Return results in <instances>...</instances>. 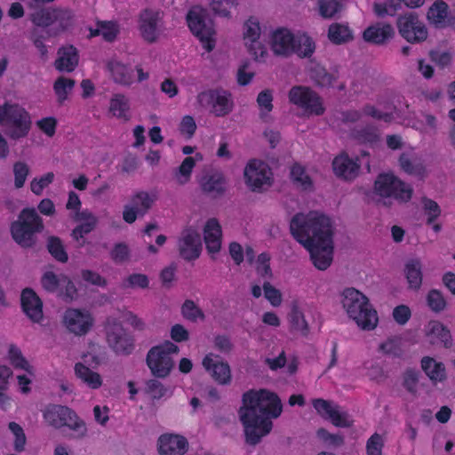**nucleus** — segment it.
Here are the masks:
<instances>
[{"label": "nucleus", "instance_id": "obj_18", "mask_svg": "<svg viewBox=\"0 0 455 455\" xmlns=\"http://www.w3.org/2000/svg\"><path fill=\"white\" fill-rule=\"evenodd\" d=\"M154 197L146 191L134 193L130 203L124 205L123 219L126 223H133L138 217L144 216L154 204Z\"/></svg>", "mask_w": 455, "mask_h": 455}, {"label": "nucleus", "instance_id": "obj_46", "mask_svg": "<svg viewBox=\"0 0 455 455\" xmlns=\"http://www.w3.org/2000/svg\"><path fill=\"white\" fill-rule=\"evenodd\" d=\"M291 330L306 336L308 333V324L303 313L298 308L293 307L288 316Z\"/></svg>", "mask_w": 455, "mask_h": 455}, {"label": "nucleus", "instance_id": "obj_10", "mask_svg": "<svg viewBox=\"0 0 455 455\" xmlns=\"http://www.w3.org/2000/svg\"><path fill=\"white\" fill-rule=\"evenodd\" d=\"M188 25L191 32L200 40L203 47L211 52L215 47V29L207 11L194 6L187 15Z\"/></svg>", "mask_w": 455, "mask_h": 455}, {"label": "nucleus", "instance_id": "obj_43", "mask_svg": "<svg viewBox=\"0 0 455 455\" xmlns=\"http://www.w3.org/2000/svg\"><path fill=\"white\" fill-rule=\"evenodd\" d=\"M448 5L443 1L435 2L428 9L427 18L430 23L438 26L444 22L447 17Z\"/></svg>", "mask_w": 455, "mask_h": 455}, {"label": "nucleus", "instance_id": "obj_7", "mask_svg": "<svg viewBox=\"0 0 455 455\" xmlns=\"http://www.w3.org/2000/svg\"><path fill=\"white\" fill-rule=\"evenodd\" d=\"M45 421L52 427L60 429L64 427L72 432L76 439L84 438L88 429L85 421L75 411L63 405H50L44 411Z\"/></svg>", "mask_w": 455, "mask_h": 455}, {"label": "nucleus", "instance_id": "obj_6", "mask_svg": "<svg viewBox=\"0 0 455 455\" xmlns=\"http://www.w3.org/2000/svg\"><path fill=\"white\" fill-rule=\"evenodd\" d=\"M44 222L33 208L23 209L17 220L11 224L12 239L21 247L29 248L36 244V235L44 230Z\"/></svg>", "mask_w": 455, "mask_h": 455}, {"label": "nucleus", "instance_id": "obj_5", "mask_svg": "<svg viewBox=\"0 0 455 455\" xmlns=\"http://www.w3.org/2000/svg\"><path fill=\"white\" fill-rule=\"evenodd\" d=\"M413 194L411 185L405 183L392 172H383L377 176L373 185V195L378 203L391 206L394 201L409 202Z\"/></svg>", "mask_w": 455, "mask_h": 455}, {"label": "nucleus", "instance_id": "obj_30", "mask_svg": "<svg viewBox=\"0 0 455 455\" xmlns=\"http://www.w3.org/2000/svg\"><path fill=\"white\" fill-rule=\"evenodd\" d=\"M399 165L404 172L410 175L423 178L426 174L421 159L412 152L402 153L399 157Z\"/></svg>", "mask_w": 455, "mask_h": 455}, {"label": "nucleus", "instance_id": "obj_64", "mask_svg": "<svg viewBox=\"0 0 455 455\" xmlns=\"http://www.w3.org/2000/svg\"><path fill=\"white\" fill-rule=\"evenodd\" d=\"M235 4V0H212L211 9L214 13L228 17L229 10Z\"/></svg>", "mask_w": 455, "mask_h": 455}, {"label": "nucleus", "instance_id": "obj_35", "mask_svg": "<svg viewBox=\"0 0 455 455\" xmlns=\"http://www.w3.org/2000/svg\"><path fill=\"white\" fill-rule=\"evenodd\" d=\"M75 374L89 388L98 389L102 386L101 376L82 363H76Z\"/></svg>", "mask_w": 455, "mask_h": 455}, {"label": "nucleus", "instance_id": "obj_53", "mask_svg": "<svg viewBox=\"0 0 455 455\" xmlns=\"http://www.w3.org/2000/svg\"><path fill=\"white\" fill-rule=\"evenodd\" d=\"M57 294L65 302H71L76 299L77 290L74 283L67 275L64 276Z\"/></svg>", "mask_w": 455, "mask_h": 455}, {"label": "nucleus", "instance_id": "obj_40", "mask_svg": "<svg viewBox=\"0 0 455 455\" xmlns=\"http://www.w3.org/2000/svg\"><path fill=\"white\" fill-rule=\"evenodd\" d=\"M145 392L152 399H161L169 397L172 395V389L164 386L162 382L156 379H149L146 382Z\"/></svg>", "mask_w": 455, "mask_h": 455}, {"label": "nucleus", "instance_id": "obj_17", "mask_svg": "<svg viewBox=\"0 0 455 455\" xmlns=\"http://www.w3.org/2000/svg\"><path fill=\"white\" fill-rule=\"evenodd\" d=\"M107 341L116 353L129 355L133 349V340L126 333L122 324L116 321H108L106 326Z\"/></svg>", "mask_w": 455, "mask_h": 455}, {"label": "nucleus", "instance_id": "obj_49", "mask_svg": "<svg viewBox=\"0 0 455 455\" xmlns=\"http://www.w3.org/2000/svg\"><path fill=\"white\" fill-rule=\"evenodd\" d=\"M318 12L323 19H331L341 11L339 0H317Z\"/></svg>", "mask_w": 455, "mask_h": 455}, {"label": "nucleus", "instance_id": "obj_55", "mask_svg": "<svg viewBox=\"0 0 455 455\" xmlns=\"http://www.w3.org/2000/svg\"><path fill=\"white\" fill-rule=\"evenodd\" d=\"M12 172L15 188H21L25 185L26 180L29 174V166L25 162L18 161L14 163Z\"/></svg>", "mask_w": 455, "mask_h": 455}, {"label": "nucleus", "instance_id": "obj_37", "mask_svg": "<svg viewBox=\"0 0 455 455\" xmlns=\"http://www.w3.org/2000/svg\"><path fill=\"white\" fill-rule=\"evenodd\" d=\"M108 69L114 81L123 85H130L133 81V71L119 61L113 60L108 63Z\"/></svg>", "mask_w": 455, "mask_h": 455}, {"label": "nucleus", "instance_id": "obj_12", "mask_svg": "<svg viewBox=\"0 0 455 455\" xmlns=\"http://www.w3.org/2000/svg\"><path fill=\"white\" fill-rule=\"evenodd\" d=\"M244 181L253 192H262L267 189L273 181L270 167L263 161L253 159L245 166L243 171Z\"/></svg>", "mask_w": 455, "mask_h": 455}, {"label": "nucleus", "instance_id": "obj_52", "mask_svg": "<svg viewBox=\"0 0 455 455\" xmlns=\"http://www.w3.org/2000/svg\"><path fill=\"white\" fill-rule=\"evenodd\" d=\"M47 249L51 255L60 262L68 261V254L60 239L57 236H50L47 241Z\"/></svg>", "mask_w": 455, "mask_h": 455}, {"label": "nucleus", "instance_id": "obj_11", "mask_svg": "<svg viewBox=\"0 0 455 455\" xmlns=\"http://www.w3.org/2000/svg\"><path fill=\"white\" fill-rule=\"evenodd\" d=\"M73 13L67 8H44L31 15L32 22L38 27L49 28L52 34H60L73 23Z\"/></svg>", "mask_w": 455, "mask_h": 455}, {"label": "nucleus", "instance_id": "obj_47", "mask_svg": "<svg viewBox=\"0 0 455 455\" xmlns=\"http://www.w3.org/2000/svg\"><path fill=\"white\" fill-rule=\"evenodd\" d=\"M291 176L294 184L300 188L302 190H310L313 188L311 178L306 173L305 169L299 165L294 164L291 170Z\"/></svg>", "mask_w": 455, "mask_h": 455}, {"label": "nucleus", "instance_id": "obj_48", "mask_svg": "<svg viewBox=\"0 0 455 455\" xmlns=\"http://www.w3.org/2000/svg\"><path fill=\"white\" fill-rule=\"evenodd\" d=\"M182 316L193 323L204 321L205 315L203 310L191 299H186L181 306Z\"/></svg>", "mask_w": 455, "mask_h": 455}, {"label": "nucleus", "instance_id": "obj_42", "mask_svg": "<svg viewBox=\"0 0 455 455\" xmlns=\"http://www.w3.org/2000/svg\"><path fill=\"white\" fill-rule=\"evenodd\" d=\"M8 356L11 364L15 369L24 370L28 374L33 375V367L22 355V353L18 347H16L15 345H11L8 351Z\"/></svg>", "mask_w": 455, "mask_h": 455}, {"label": "nucleus", "instance_id": "obj_50", "mask_svg": "<svg viewBox=\"0 0 455 455\" xmlns=\"http://www.w3.org/2000/svg\"><path fill=\"white\" fill-rule=\"evenodd\" d=\"M422 209L427 217L426 224L431 225L441 216L442 210L439 204L427 197L421 199Z\"/></svg>", "mask_w": 455, "mask_h": 455}, {"label": "nucleus", "instance_id": "obj_63", "mask_svg": "<svg viewBox=\"0 0 455 455\" xmlns=\"http://www.w3.org/2000/svg\"><path fill=\"white\" fill-rule=\"evenodd\" d=\"M9 429L15 437L14 449L17 451H22L26 444V435L24 434L22 427L15 422H11L9 424Z\"/></svg>", "mask_w": 455, "mask_h": 455}, {"label": "nucleus", "instance_id": "obj_34", "mask_svg": "<svg viewBox=\"0 0 455 455\" xmlns=\"http://www.w3.org/2000/svg\"><path fill=\"white\" fill-rule=\"evenodd\" d=\"M421 368L426 375L434 383L445 379L446 372L443 363L437 362L432 357L425 356L421 359Z\"/></svg>", "mask_w": 455, "mask_h": 455}, {"label": "nucleus", "instance_id": "obj_9", "mask_svg": "<svg viewBox=\"0 0 455 455\" xmlns=\"http://www.w3.org/2000/svg\"><path fill=\"white\" fill-rule=\"evenodd\" d=\"M178 353V346L171 341L151 347L147 354L146 363L152 375L159 379L168 377L174 366L172 356Z\"/></svg>", "mask_w": 455, "mask_h": 455}, {"label": "nucleus", "instance_id": "obj_15", "mask_svg": "<svg viewBox=\"0 0 455 455\" xmlns=\"http://www.w3.org/2000/svg\"><path fill=\"white\" fill-rule=\"evenodd\" d=\"M400 36L411 44H420L427 40L428 36L425 23L414 12L400 15L396 21Z\"/></svg>", "mask_w": 455, "mask_h": 455}, {"label": "nucleus", "instance_id": "obj_28", "mask_svg": "<svg viewBox=\"0 0 455 455\" xmlns=\"http://www.w3.org/2000/svg\"><path fill=\"white\" fill-rule=\"evenodd\" d=\"M202 190L212 196L222 195L225 191L226 180L220 172L205 173L199 181Z\"/></svg>", "mask_w": 455, "mask_h": 455}, {"label": "nucleus", "instance_id": "obj_29", "mask_svg": "<svg viewBox=\"0 0 455 455\" xmlns=\"http://www.w3.org/2000/svg\"><path fill=\"white\" fill-rule=\"evenodd\" d=\"M426 335L433 345H443L445 347L451 346V336L450 331L440 322L431 321L426 326Z\"/></svg>", "mask_w": 455, "mask_h": 455}, {"label": "nucleus", "instance_id": "obj_38", "mask_svg": "<svg viewBox=\"0 0 455 455\" xmlns=\"http://www.w3.org/2000/svg\"><path fill=\"white\" fill-rule=\"evenodd\" d=\"M328 37L335 44H341L353 38L352 31L347 25L332 23L329 27Z\"/></svg>", "mask_w": 455, "mask_h": 455}, {"label": "nucleus", "instance_id": "obj_36", "mask_svg": "<svg viewBox=\"0 0 455 455\" xmlns=\"http://www.w3.org/2000/svg\"><path fill=\"white\" fill-rule=\"evenodd\" d=\"M404 274L411 289L418 290L422 283V262L419 259H409L404 267Z\"/></svg>", "mask_w": 455, "mask_h": 455}, {"label": "nucleus", "instance_id": "obj_22", "mask_svg": "<svg viewBox=\"0 0 455 455\" xmlns=\"http://www.w3.org/2000/svg\"><path fill=\"white\" fill-rule=\"evenodd\" d=\"M180 255L186 260L197 259L202 251L201 236L193 228L184 229L178 241Z\"/></svg>", "mask_w": 455, "mask_h": 455}, {"label": "nucleus", "instance_id": "obj_31", "mask_svg": "<svg viewBox=\"0 0 455 455\" xmlns=\"http://www.w3.org/2000/svg\"><path fill=\"white\" fill-rule=\"evenodd\" d=\"M58 55V59L55 60V68L60 71L71 72L78 64L77 51L72 45L60 48Z\"/></svg>", "mask_w": 455, "mask_h": 455}, {"label": "nucleus", "instance_id": "obj_21", "mask_svg": "<svg viewBox=\"0 0 455 455\" xmlns=\"http://www.w3.org/2000/svg\"><path fill=\"white\" fill-rule=\"evenodd\" d=\"M261 29L255 19H249L243 25V41L251 54L256 60L267 54L266 48L259 41Z\"/></svg>", "mask_w": 455, "mask_h": 455}, {"label": "nucleus", "instance_id": "obj_61", "mask_svg": "<svg viewBox=\"0 0 455 455\" xmlns=\"http://www.w3.org/2000/svg\"><path fill=\"white\" fill-rule=\"evenodd\" d=\"M427 305L435 312H440L444 309L446 306L445 299L442 293L437 290H432L427 295Z\"/></svg>", "mask_w": 455, "mask_h": 455}, {"label": "nucleus", "instance_id": "obj_32", "mask_svg": "<svg viewBox=\"0 0 455 455\" xmlns=\"http://www.w3.org/2000/svg\"><path fill=\"white\" fill-rule=\"evenodd\" d=\"M393 28L388 24H376L370 26L363 32V39L371 44H381L392 37Z\"/></svg>", "mask_w": 455, "mask_h": 455}, {"label": "nucleus", "instance_id": "obj_4", "mask_svg": "<svg viewBox=\"0 0 455 455\" xmlns=\"http://www.w3.org/2000/svg\"><path fill=\"white\" fill-rule=\"evenodd\" d=\"M270 47L275 55L289 57L297 54L300 58L310 57L315 52V43L306 34H292L291 30L281 28L271 34Z\"/></svg>", "mask_w": 455, "mask_h": 455}, {"label": "nucleus", "instance_id": "obj_62", "mask_svg": "<svg viewBox=\"0 0 455 455\" xmlns=\"http://www.w3.org/2000/svg\"><path fill=\"white\" fill-rule=\"evenodd\" d=\"M148 286V279L147 275L142 274H132L125 278L123 282L124 288H147Z\"/></svg>", "mask_w": 455, "mask_h": 455}, {"label": "nucleus", "instance_id": "obj_57", "mask_svg": "<svg viewBox=\"0 0 455 455\" xmlns=\"http://www.w3.org/2000/svg\"><path fill=\"white\" fill-rule=\"evenodd\" d=\"M311 77L318 85L322 87L331 86L334 81V76L328 73L326 69L322 67H316L312 69Z\"/></svg>", "mask_w": 455, "mask_h": 455}, {"label": "nucleus", "instance_id": "obj_24", "mask_svg": "<svg viewBox=\"0 0 455 455\" xmlns=\"http://www.w3.org/2000/svg\"><path fill=\"white\" fill-rule=\"evenodd\" d=\"M188 443L181 435L174 434L162 435L157 441L160 455H184L188 451Z\"/></svg>", "mask_w": 455, "mask_h": 455}, {"label": "nucleus", "instance_id": "obj_19", "mask_svg": "<svg viewBox=\"0 0 455 455\" xmlns=\"http://www.w3.org/2000/svg\"><path fill=\"white\" fill-rule=\"evenodd\" d=\"M203 366L212 378L220 385H228L231 382V369L228 362L220 355L210 353L203 359Z\"/></svg>", "mask_w": 455, "mask_h": 455}, {"label": "nucleus", "instance_id": "obj_2", "mask_svg": "<svg viewBox=\"0 0 455 455\" xmlns=\"http://www.w3.org/2000/svg\"><path fill=\"white\" fill-rule=\"evenodd\" d=\"M243 405L239 410L246 442L257 444L272 429L271 418L282 413V403L278 396L267 390L249 391L243 395Z\"/></svg>", "mask_w": 455, "mask_h": 455}, {"label": "nucleus", "instance_id": "obj_1", "mask_svg": "<svg viewBox=\"0 0 455 455\" xmlns=\"http://www.w3.org/2000/svg\"><path fill=\"white\" fill-rule=\"evenodd\" d=\"M294 238L307 248L315 267L327 269L333 256V228L331 219L317 212L296 214L290 224Z\"/></svg>", "mask_w": 455, "mask_h": 455}, {"label": "nucleus", "instance_id": "obj_8", "mask_svg": "<svg viewBox=\"0 0 455 455\" xmlns=\"http://www.w3.org/2000/svg\"><path fill=\"white\" fill-rule=\"evenodd\" d=\"M0 125L7 136L13 140L26 137L30 130L29 114L18 104L0 106Z\"/></svg>", "mask_w": 455, "mask_h": 455}, {"label": "nucleus", "instance_id": "obj_44", "mask_svg": "<svg viewBox=\"0 0 455 455\" xmlns=\"http://www.w3.org/2000/svg\"><path fill=\"white\" fill-rule=\"evenodd\" d=\"M74 86L75 81L64 76L59 77L54 82L53 90L57 96V100L60 104H63V102L68 99V94L71 92Z\"/></svg>", "mask_w": 455, "mask_h": 455}, {"label": "nucleus", "instance_id": "obj_60", "mask_svg": "<svg viewBox=\"0 0 455 455\" xmlns=\"http://www.w3.org/2000/svg\"><path fill=\"white\" fill-rule=\"evenodd\" d=\"M384 439L378 433L373 434L366 443L367 455H382Z\"/></svg>", "mask_w": 455, "mask_h": 455}, {"label": "nucleus", "instance_id": "obj_13", "mask_svg": "<svg viewBox=\"0 0 455 455\" xmlns=\"http://www.w3.org/2000/svg\"><path fill=\"white\" fill-rule=\"evenodd\" d=\"M196 101L201 108L208 109L216 116H225L233 108L231 95L224 90H209L200 92Z\"/></svg>", "mask_w": 455, "mask_h": 455}, {"label": "nucleus", "instance_id": "obj_23", "mask_svg": "<svg viewBox=\"0 0 455 455\" xmlns=\"http://www.w3.org/2000/svg\"><path fill=\"white\" fill-rule=\"evenodd\" d=\"M313 406L322 417L331 419L335 426H350L348 414L336 403L319 398L313 401Z\"/></svg>", "mask_w": 455, "mask_h": 455}, {"label": "nucleus", "instance_id": "obj_14", "mask_svg": "<svg viewBox=\"0 0 455 455\" xmlns=\"http://www.w3.org/2000/svg\"><path fill=\"white\" fill-rule=\"evenodd\" d=\"M289 101L310 115L321 116L324 112L321 97L309 87L296 85L288 93Z\"/></svg>", "mask_w": 455, "mask_h": 455}, {"label": "nucleus", "instance_id": "obj_51", "mask_svg": "<svg viewBox=\"0 0 455 455\" xmlns=\"http://www.w3.org/2000/svg\"><path fill=\"white\" fill-rule=\"evenodd\" d=\"M379 349L386 355L400 357L403 353V340L400 337H391L381 343Z\"/></svg>", "mask_w": 455, "mask_h": 455}, {"label": "nucleus", "instance_id": "obj_58", "mask_svg": "<svg viewBox=\"0 0 455 455\" xmlns=\"http://www.w3.org/2000/svg\"><path fill=\"white\" fill-rule=\"evenodd\" d=\"M273 96L269 90L262 91L257 97V102L260 108V116L264 118L273 109Z\"/></svg>", "mask_w": 455, "mask_h": 455}, {"label": "nucleus", "instance_id": "obj_41", "mask_svg": "<svg viewBox=\"0 0 455 455\" xmlns=\"http://www.w3.org/2000/svg\"><path fill=\"white\" fill-rule=\"evenodd\" d=\"M118 33L116 23L111 21H100L97 23L96 28H90V36H101L106 41H113Z\"/></svg>", "mask_w": 455, "mask_h": 455}, {"label": "nucleus", "instance_id": "obj_26", "mask_svg": "<svg viewBox=\"0 0 455 455\" xmlns=\"http://www.w3.org/2000/svg\"><path fill=\"white\" fill-rule=\"evenodd\" d=\"M221 227L216 219L209 220L204 228V238L210 254H216L221 248Z\"/></svg>", "mask_w": 455, "mask_h": 455}, {"label": "nucleus", "instance_id": "obj_16", "mask_svg": "<svg viewBox=\"0 0 455 455\" xmlns=\"http://www.w3.org/2000/svg\"><path fill=\"white\" fill-rule=\"evenodd\" d=\"M138 28L145 41L156 42L164 28V12L150 8L142 10L139 14Z\"/></svg>", "mask_w": 455, "mask_h": 455}, {"label": "nucleus", "instance_id": "obj_33", "mask_svg": "<svg viewBox=\"0 0 455 455\" xmlns=\"http://www.w3.org/2000/svg\"><path fill=\"white\" fill-rule=\"evenodd\" d=\"M131 104L129 99L121 93H116L112 96L109 101V113L123 120L130 119Z\"/></svg>", "mask_w": 455, "mask_h": 455}, {"label": "nucleus", "instance_id": "obj_59", "mask_svg": "<svg viewBox=\"0 0 455 455\" xmlns=\"http://www.w3.org/2000/svg\"><path fill=\"white\" fill-rule=\"evenodd\" d=\"M53 172H47L39 179H33L30 183L31 191L36 196L42 195L44 189L53 181Z\"/></svg>", "mask_w": 455, "mask_h": 455}, {"label": "nucleus", "instance_id": "obj_3", "mask_svg": "<svg viewBox=\"0 0 455 455\" xmlns=\"http://www.w3.org/2000/svg\"><path fill=\"white\" fill-rule=\"evenodd\" d=\"M341 304L350 319L363 330H373L379 322L377 311L369 299L355 288H346L341 293Z\"/></svg>", "mask_w": 455, "mask_h": 455}, {"label": "nucleus", "instance_id": "obj_27", "mask_svg": "<svg viewBox=\"0 0 455 455\" xmlns=\"http://www.w3.org/2000/svg\"><path fill=\"white\" fill-rule=\"evenodd\" d=\"M332 166L337 176L348 180H354L360 171V164L347 155H340L335 157Z\"/></svg>", "mask_w": 455, "mask_h": 455}, {"label": "nucleus", "instance_id": "obj_56", "mask_svg": "<svg viewBox=\"0 0 455 455\" xmlns=\"http://www.w3.org/2000/svg\"><path fill=\"white\" fill-rule=\"evenodd\" d=\"M419 381V372L413 369H408L403 375V387L412 395L418 392V385Z\"/></svg>", "mask_w": 455, "mask_h": 455}, {"label": "nucleus", "instance_id": "obj_45", "mask_svg": "<svg viewBox=\"0 0 455 455\" xmlns=\"http://www.w3.org/2000/svg\"><path fill=\"white\" fill-rule=\"evenodd\" d=\"M64 276V274L57 275L53 271L48 270L42 275L40 283L44 290L46 291L57 293Z\"/></svg>", "mask_w": 455, "mask_h": 455}, {"label": "nucleus", "instance_id": "obj_39", "mask_svg": "<svg viewBox=\"0 0 455 455\" xmlns=\"http://www.w3.org/2000/svg\"><path fill=\"white\" fill-rule=\"evenodd\" d=\"M196 165L195 159L187 156L181 164L173 172V180L179 185H185L190 180L192 171Z\"/></svg>", "mask_w": 455, "mask_h": 455}, {"label": "nucleus", "instance_id": "obj_54", "mask_svg": "<svg viewBox=\"0 0 455 455\" xmlns=\"http://www.w3.org/2000/svg\"><path fill=\"white\" fill-rule=\"evenodd\" d=\"M362 113L364 116H371L376 120H382L384 122H390L392 120V108L382 111L379 106L366 104L362 108Z\"/></svg>", "mask_w": 455, "mask_h": 455}, {"label": "nucleus", "instance_id": "obj_20", "mask_svg": "<svg viewBox=\"0 0 455 455\" xmlns=\"http://www.w3.org/2000/svg\"><path fill=\"white\" fill-rule=\"evenodd\" d=\"M63 323L70 332L84 335L92 326L93 319L88 311L68 308L64 313Z\"/></svg>", "mask_w": 455, "mask_h": 455}, {"label": "nucleus", "instance_id": "obj_25", "mask_svg": "<svg viewBox=\"0 0 455 455\" xmlns=\"http://www.w3.org/2000/svg\"><path fill=\"white\" fill-rule=\"evenodd\" d=\"M21 307L24 313L35 323L43 319V302L37 294L30 288H25L20 296Z\"/></svg>", "mask_w": 455, "mask_h": 455}]
</instances>
